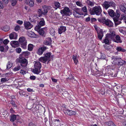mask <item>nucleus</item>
<instances>
[{
	"instance_id": "obj_49",
	"label": "nucleus",
	"mask_w": 126,
	"mask_h": 126,
	"mask_svg": "<svg viewBox=\"0 0 126 126\" xmlns=\"http://www.w3.org/2000/svg\"><path fill=\"white\" fill-rule=\"evenodd\" d=\"M76 4L77 6L80 7H82L83 6V5L80 1H78L76 2Z\"/></svg>"
},
{
	"instance_id": "obj_17",
	"label": "nucleus",
	"mask_w": 126,
	"mask_h": 126,
	"mask_svg": "<svg viewBox=\"0 0 126 126\" xmlns=\"http://www.w3.org/2000/svg\"><path fill=\"white\" fill-rule=\"evenodd\" d=\"M115 38V39L114 38L113 40L114 42L117 43H121L122 42V40H121L120 37L118 35H116Z\"/></svg>"
},
{
	"instance_id": "obj_27",
	"label": "nucleus",
	"mask_w": 126,
	"mask_h": 126,
	"mask_svg": "<svg viewBox=\"0 0 126 126\" xmlns=\"http://www.w3.org/2000/svg\"><path fill=\"white\" fill-rule=\"evenodd\" d=\"M40 68H35L33 70V72L34 73L38 74L40 72Z\"/></svg>"
},
{
	"instance_id": "obj_4",
	"label": "nucleus",
	"mask_w": 126,
	"mask_h": 126,
	"mask_svg": "<svg viewBox=\"0 0 126 126\" xmlns=\"http://www.w3.org/2000/svg\"><path fill=\"white\" fill-rule=\"evenodd\" d=\"M98 20V21L102 22L109 27H112L113 26V24L112 21L108 19L106 20L105 17L99 18Z\"/></svg>"
},
{
	"instance_id": "obj_58",
	"label": "nucleus",
	"mask_w": 126,
	"mask_h": 126,
	"mask_svg": "<svg viewBox=\"0 0 126 126\" xmlns=\"http://www.w3.org/2000/svg\"><path fill=\"white\" fill-rule=\"evenodd\" d=\"M20 71V73L23 75H24L26 74V71H24L23 70H21Z\"/></svg>"
},
{
	"instance_id": "obj_32",
	"label": "nucleus",
	"mask_w": 126,
	"mask_h": 126,
	"mask_svg": "<svg viewBox=\"0 0 126 126\" xmlns=\"http://www.w3.org/2000/svg\"><path fill=\"white\" fill-rule=\"evenodd\" d=\"M45 21L43 18L41 19V20L39 23L38 25L41 27L45 25Z\"/></svg>"
},
{
	"instance_id": "obj_19",
	"label": "nucleus",
	"mask_w": 126,
	"mask_h": 126,
	"mask_svg": "<svg viewBox=\"0 0 126 126\" xmlns=\"http://www.w3.org/2000/svg\"><path fill=\"white\" fill-rule=\"evenodd\" d=\"M110 1H105L103 5L104 8L106 9H107L109 7H110Z\"/></svg>"
},
{
	"instance_id": "obj_25",
	"label": "nucleus",
	"mask_w": 126,
	"mask_h": 126,
	"mask_svg": "<svg viewBox=\"0 0 126 126\" xmlns=\"http://www.w3.org/2000/svg\"><path fill=\"white\" fill-rule=\"evenodd\" d=\"M119 7L120 10L125 14H126V8L122 5H120Z\"/></svg>"
},
{
	"instance_id": "obj_11",
	"label": "nucleus",
	"mask_w": 126,
	"mask_h": 126,
	"mask_svg": "<svg viewBox=\"0 0 126 126\" xmlns=\"http://www.w3.org/2000/svg\"><path fill=\"white\" fill-rule=\"evenodd\" d=\"M106 35L110 38V39L113 40L115 38L116 36L115 32L112 31H110V33H107Z\"/></svg>"
},
{
	"instance_id": "obj_5",
	"label": "nucleus",
	"mask_w": 126,
	"mask_h": 126,
	"mask_svg": "<svg viewBox=\"0 0 126 126\" xmlns=\"http://www.w3.org/2000/svg\"><path fill=\"white\" fill-rule=\"evenodd\" d=\"M109 14L112 17L115 16L117 18H118L120 16V12L118 10H117L115 14L114 11L111 9H109L108 11Z\"/></svg>"
},
{
	"instance_id": "obj_50",
	"label": "nucleus",
	"mask_w": 126,
	"mask_h": 126,
	"mask_svg": "<svg viewBox=\"0 0 126 126\" xmlns=\"http://www.w3.org/2000/svg\"><path fill=\"white\" fill-rule=\"evenodd\" d=\"M104 47L106 49L109 50L110 49V46L109 45H104Z\"/></svg>"
},
{
	"instance_id": "obj_46",
	"label": "nucleus",
	"mask_w": 126,
	"mask_h": 126,
	"mask_svg": "<svg viewBox=\"0 0 126 126\" xmlns=\"http://www.w3.org/2000/svg\"><path fill=\"white\" fill-rule=\"evenodd\" d=\"M114 21L115 22V24L118 25L121 23V21L120 20H119L117 19H114Z\"/></svg>"
},
{
	"instance_id": "obj_26",
	"label": "nucleus",
	"mask_w": 126,
	"mask_h": 126,
	"mask_svg": "<svg viewBox=\"0 0 126 126\" xmlns=\"http://www.w3.org/2000/svg\"><path fill=\"white\" fill-rule=\"evenodd\" d=\"M86 3L88 6L91 7L93 6L95 4L94 2L89 0H87L86 1Z\"/></svg>"
},
{
	"instance_id": "obj_54",
	"label": "nucleus",
	"mask_w": 126,
	"mask_h": 126,
	"mask_svg": "<svg viewBox=\"0 0 126 126\" xmlns=\"http://www.w3.org/2000/svg\"><path fill=\"white\" fill-rule=\"evenodd\" d=\"M12 43L15 45H19L18 42L17 41H12Z\"/></svg>"
},
{
	"instance_id": "obj_31",
	"label": "nucleus",
	"mask_w": 126,
	"mask_h": 126,
	"mask_svg": "<svg viewBox=\"0 0 126 126\" xmlns=\"http://www.w3.org/2000/svg\"><path fill=\"white\" fill-rule=\"evenodd\" d=\"M105 124L106 125L110 126H115L113 123L111 121L106 122L105 123Z\"/></svg>"
},
{
	"instance_id": "obj_6",
	"label": "nucleus",
	"mask_w": 126,
	"mask_h": 126,
	"mask_svg": "<svg viewBox=\"0 0 126 126\" xmlns=\"http://www.w3.org/2000/svg\"><path fill=\"white\" fill-rule=\"evenodd\" d=\"M20 117L18 115L12 114L10 116V120L11 122H13L15 120H16L17 122L22 123V122L20 121L19 119Z\"/></svg>"
},
{
	"instance_id": "obj_21",
	"label": "nucleus",
	"mask_w": 126,
	"mask_h": 126,
	"mask_svg": "<svg viewBox=\"0 0 126 126\" xmlns=\"http://www.w3.org/2000/svg\"><path fill=\"white\" fill-rule=\"evenodd\" d=\"M34 66L35 68H41V64L39 62L36 61L35 62Z\"/></svg>"
},
{
	"instance_id": "obj_23",
	"label": "nucleus",
	"mask_w": 126,
	"mask_h": 126,
	"mask_svg": "<svg viewBox=\"0 0 126 126\" xmlns=\"http://www.w3.org/2000/svg\"><path fill=\"white\" fill-rule=\"evenodd\" d=\"M26 2L31 7H32L34 4L33 0H28V1H26Z\"/></svg>"
},
{
	"instance_id": "obj_14",
	"label": "nucleus",
	"mask_w": 126,
	"mask_h": 126,
	"mask_svg": "<svg viewBox=\"0 0 126 126\" xmlns=\"http://www.w3.org/2000/svg\"><path fill=\"white\" fill-rule=\"evenodd\" d=\"M9 37L11 39H16L17 37V35L15 32H13L10 34Z\"/></svg>"
},
{
	"instance_id": "obj_15",
	"label": "nucleus",
	"mask_w": 126,
	"mask_h": 126,
	"mask_svg": "<svg viewBox=\"0 0 126 126\" xmlns=\"http://www.w3.org/2000/svg\"><path fill=\"white\" fill-rule=\"evenodd\" d=\"M66 30V29L65 27L62 26L58 29V33L61 34L63 32H65Z\"/></svg>"
},
{
	"instance_id": "obj_57",
	"label": "nucleus",
	"mask_w": 126,
	"mask_h": 126,
	"mask_svg": "<svg viewBox=\"0 0 126 126\" xmlns=\"http://www.w3.org/2000/svg\"><path fill=\"white\" fill-rule=\"evenodd\" d=\"M126 14H122V19L125 20L126 19Z\"/></svg>"
},
{
	"instance_id": "obj_44",
	"label": "nucleus",
	"mask_w": 126,
	"mask_h": 126,
	"mask_svg": "<svg viewBox=\"0 0 126 126\" xmlns=\"http://www.w3.org/2000/svg\"><path fill=\"white\" fill-rule=\"evenodd\" d=\"M30 54V53L28 51H25L23 52L22 55L23 56H28Z\"/></svg>"
},
{
	"instance_id": "obj_56",
	"label": "nucleus",
	"mask_w": 126,
	"mask_h": 126,
	"mask_svg": "<svg viewBox=\"0 0 126 126\" xmlns=\"http://www.w3.org/2000/svg\"><path fill=\"white\" fill-rule=\"evenodd\" d=\"M9 42V41L7 39H5L3 41V43L4 44H7Z\"/></svg>"
},
{
	"instance_id": "obj_35",
	"label": "nucleus",
	"mask_w": 126,
	"mask_h": 126,
	"mask_svg": "<svg viewBox=\"0 0 126 126\" xmlns=\"http://www.w3.org/2000/svg\"><path fill=\"white\" fill-rule=\"evenodd\" d=\"M73 15L76 18H79L80 17H81V15H82L78 14V13H76V12H73Z\"/></svg>"
},
{
	"instance_id": "obj_33",
	"label": "nucleus",
	"mask_w": 126,
	"mask_h": 126,
	"mask_svg": "<svg viewBox=\"0 0 126 126\" xmlns=\"http://www.w3.org/2000/svg\"><path fill=\"white\" fill-rule=\"evenodd\" d=\"M19 41L21 43H24L25 41H27L25 37L23 36H22L20 37L19 39Z\"/></svg>"
},
{
	"instance_id": "obj_55",
	"label": "nucleus",
	"mask_w": 126,
	"mask_h": 126,
	"mask_svg": "<svg viewBox=\"0 0 126 126\" xmlns=\"http://www.w3.org/2000/svg\"><path fill=\"white\" fill-rule=\"evenodd\" d=\"M74 79V77H73L72 75H70L69 77L67 78V80L68 81V79Z\"/></svg>"
},
{
	"instance_id": "obj_34",
	"label": "nucleus",
	"mask_w": 126,
	"mask_h": 126,
	"mask_svg": "<svg viewBox=\"0 0 126 126\" xmlns=\"http://www.w3.org/2000/svg\"><path fill=\"white\" fill-rule=\"evenodd\" d=\"M27 41H25L24 42L20 43L21 47L23 49H25L27 48Z\"/></svg>"
},
{
	"instance_id": "obj_52",
	"label": "nucleus",
	"mask_w": 126,
	"mask_h": 126,
	"mask_svg": "<svg viewBox=\"0 0 126 126\" xmlns=\"http://www.w3.org/2000/svg\"><path fill=\"white\" fill-rule=\"evenodd\" d=\"M17 1L16 0H12V5L13 6H15L16 3Z\"/></svg>"
},
{
	"instance_id": "obj_1",
	"label": "nucleus",
	"mask_w": 126,
	"mask_h": 126,
	"mask_svg": "<svg viewBox=\"0 0 126 126\" xmlns=\"http://www.w3.org/2000/svg\"><path fill=\"white\" fill-rule=\"evenodd\" d=\"M50 6L44 5L42 6V8L39 9L38 11L39 16H40L43 15L46 16L47 15L48 11L51 9Z\"/></svg>"
},
{
	"instance_id": "obj_38",
	"label": "nucleus",
	"mask_w": 126,
	"mask_h": 126,
	"mask_svg": "<svg viewBox=\"0 0 126 126\" xmlns=\"http://www.w3.org/2000/svg\"><path fill=\"white\" fill-rule=\"evenodd\" d=\"M2 30L5 32L8 31L10 29V28L9 26H5L2 28Z\"/></svg>"
},
{
	"instance_id": "obj_37",
	"label": "nucleus",
	"mask_w": 126,
	"mask_h": 126,
	"mask_svg": "<svg viewBox=\"0 0 126 126\" xmlns=\"http://www.w3.org/2000/svg\"><path fill=\"white\" fill-rule=\"evenodd\" d=\"M116 49L118 51H121L122 52H125L126 50L124 49H122L121 47H116Z\"/></svg>"
},
{
	"instance_id": "obj_36",
	"label": "nucleus",
	"mask_w": 126,
	"mask_h": 126,
	"mask_svg": "<svg viewBox=\"0 0 126 126\" xmlns=\"http://www.w3.org/2000/svg\"><path fill=\"white\" fill-rule=\"evenodd\" d=\"M13 64L10 62H9L7 64V69H9L12 66Z\"/></svg>"
},
{
	"instance_id": "obj_29",
	"label": "nucleus",
	"mask_w": 126,
	"mask_h": 126,
	"mask_svg": "<svg viewBox=\"0 0 126 126\" xmlns=\"http://www.w3.org/2000/svg\"><path fill=\"white\" fill-rule=\"evenodd\" d=\"M39 60L43 63H45L47 61V60L44 56L41 57L39 59Z\"/></svg>"
},
{
	"instance_id": "obj_61",
	"label": "nucleus",
	"mask_w": 126,
	"mask_h": 126,
	"mask_svg": "<svg viewBox=\"0 0 126 126\" xmlns=\"http://www.w3.org/2000/svg\"><path fill=\"white\" fill-rule=\"evenodd\" d=\"M110 6H115V3L113 1L110 2Z\"/></svg>"
},
{
	"instance_id": "obj_48",
	"label": "nucleus",
	"mask_w": 126,
	"mask_h": 126,
	"mask_svg": "<svg viewBox=\"0 0 126 126\" xmlns=\"http://www.w3.org/2000/svg\"><path fill=\"white\" fill-rule=\"evenodd\" d=\"M38 32L40 34L43 35L44 33V31L42 29L39 30Z\"/></svg>"
},
{
	"instance_id": "obj_18",
	"label": "nucleus",
	"mask_w": 126,
	"mask_h": 126,
	"mask_svg": "<svg viewBox=\"0 0 126 126\" xmlns=\"http://www.w3.org/2000/svg\"><path fill=\"white\" fill-rule=\"evenodd\" d=\"M50 16L52 18H56L59 17V15L56 12H53L51 13Z\"/></svg>"
},
{
	"instance_id": "obj_47",
	"label": "nucleus",
	"mask_w": 126,
	"mask_h": 126,
	"mask_svg": "<svg viewBox=\"0 0 126 126\" xmlns=\"http://www.w3.org/2000/svg\"><path fill=\"white\" fill-rule=\"evenodd\" d=\"M82 10L83 12H85V14L87 13V8L86 6H84L82 8Z\"/></svg>"
},
{
	"instance_id": "obj_22",
	"label": "nucleus",
	"mask_w": 126,
	"mask_h": 126,
	"mask_svg": "<svg viewBox=\"0 0 126 126\" xmlns=\"http://www.w3.org/2000/svg\"><path fill=\"white\" fill-rule=\"evenodd\" d=\"M27 34L29 36L31 37H35L36 36V34L31 31H27Z\"/></svg>"
},
{
	"instance_id": "obj_10",
	"label": "nucleus",
	"mask_w": 126,
	"mask_h": 126,
	"mask_svg": "<svg viewBox=\"0 0 126 126\" xmlns=\"http://www.w3.org/2000/svg\"><path fill=\"white\" fill-rule=\"evenodd\" d=\"M63 111L65 114H67L69 115H74L76 113V112L75 111L69 110L66 109V108H64Z\"/></svg>"
},
{
	"instance_id": "obj_45",
	"label": "nucleus",
	"mask_w": 126,
	"mask_h": 126,
	"mask_svg": "<svg viewBox=\"0 0 126 126\" xmlns=\"http://www.w3.org/2000/svg\"><path fill=\"white\" fill-rule=\"evenodd\" d=\"M20 69V66H18L15 67L13 70L14 71H16L19 70Z\"/></svg>"
},
{
	"instance_id": "obj_13",
	"label": "nucleus",
	"mask_w": 126,
	"mask_h": 126,
	"mask_svg": "<svg viewBox=\"0 0 126 126\" xmlns=\"http://www.w3.org/2000/svg\"><path fill=\"white\" fill-rule=\"evenodd\" d=\"M47 48L45 47H43L40 48L38 49L37 53L39 55H41L42 54L43 52L47 49Z\"/></svg>"
},
{
	"instance_id": "obj_3",
	"label": "nucleus",
	"mask_w": 126,
	"mask_h": 126,
	"mask_svg": "<svg viewBox=\"0 0 126 126\" xmlns=\"http://www.w3.org/2000/svg\"><path fill=\"white\" fill-rule=\"evenodd\" d=\"M111 62L113 64L117 65H121L123 64L125 61L121 60L117 57L113 56L111 57Z\"/></svg>"
},
{
	"instance_id": "obj_59",
	"label": "nucleus",
	"mask_w": 126,
	"mask_h": 126,
	"mask_svg": "<svg viewBox=\"0 0 126 126\" xmlns=\"http://www.w3.org/2000/svg\"><path fill=\"white\" fill-rule=\"evenodd\" d=\"M106 58V56L104 54H101V59H105Z\"/></svg>"
},
{
	"instance_id": "obj_16",
	"label": "nucleus",
	"mask_w": 126,
	"mask_h": 126,
	"mask_svg": "<svg viewBox=\"0 0 126 126\" xmlns=\"http://www.w3.org/2000/svg\"><path fill=\"white\" fill-rule=\"evenodd\" d=\"M52 42L51 39L50 38H48L46 39L44 42V44L46 45H50Z\"/></svg>"
},
{
	"instance_id": "obj_30",
	"label": "nucleus",
	"mask_w": 126,
	"mask_h": 126,
	"mask_svg": "<svg viewBox=\"0 0 126 126\" xmlns=\"http://www.w3.org/2000/svg\"><path fill=\"white\" fill-rule=\"evenodd\" d=\"M73 12L82 14V15H83V14L82 12V10L81 9L77 8Z\"/></svg>"
},
{
	"instance_id": "obj_28",
	"label": "nucleus",
	"mask_w": 126,
	"mask_h": 126,
	"mask_svg": "<svg viewBox=\"0 0 126 126\" xmlns=\"http://www.w3.org/2000/svg\"><path fill=\"white\" fill-rule=\"evenodd\" d=\"M50 33L52 36H54L55 34V29L53 28H50Z\"/></svg>"
},
{
	"instance_id": "obj_42",
	"label": "nucleus",
	"mask_w": 126,
	"mask_h": 126,
	"mask_svg": "<svg viewBox=\"0 0 126 126\" xmlns=\"http://www.w3.org/2000/svg\"><path fill=\"white\" fill-rule=\"evenodd\" d=\"M33 46L32 45L30 44L28 46V50L30 51H31L33 49Z\"/></svg>"
},
{
	"instance_id": "obj_12",
	"label": "nucleus",
	"mask_w": 126,
	"mask_h": 126,
	"mask_svg": "<svg viewBox=\"0 0 126 126\" xmlns=\"http://www.w3.org/2000/svg\"><path fill=\"white\" fill-rule=\"evenodd\" d=\"M24 24L25 28L26 29H30L32 27V25L29 22L25 21Z\"/></svg>"
},
{
	"instance_id": "obj_24",
	"label": "nucleus",
	"mask_w": 126,
	"mask_h": 126,
	"mask_svg": "<svg viewBox=\"0 0 126 126\" xmlns=\"http://www.w3.org/2000/svg\"><path fill=\"white\" fill-rule=\"evenodd\" d=\"M55 121V124L56 126H62L63 125V124L60 123V121L59 119H56Z\"/></svg>"
},
{
	"instance_id": "obj_62",
	"label": "nucleus",
	"mask_w": 126,
	"mask_h": 126,
	"mask_svg": "<svg viewBox=\"0 0 126 126\" xmlns=\"http://www.w3.org/2000/svg\"><path fill=\"white\" fill-rule=\"evenodd\" d=\"M3 3L5 4H7L9 2V0H2Z\"/></svg>"
},
{
	"instance_id": "obj_39",
	"label": "nucleus",
	"mask_w": 126,
	"mask_h": 126,
	"mask_svg": "<svg viewBox=\"0 0 126 126\" xmlns=\"http://www.w3.org/2000/svg\"><path fill=\"white\" fill-rule=\"evenodd\" d=\"M72 59L74 61L75 63L76 64H77L78 62V59H77L76 57L73 55V56Z\"/></svg>"
},
{
	"instance_id": "obj_53",
	"label": "nucleus",
	"mask_w": 126,
	"mask_h": 126,
	"mask_svg": "<svg viewBox=\"0 0 126 126\" xmlns=\"http://www.w3.org/2000/svg\"><path fill=\"white\" fill-rule=\"evenodd\" d=\"M16 51L17 53H19L21 51V49L20 48H18L16 49Z\"/></svg>"
},
{
	"instance_id": "obj_20",
	"label": "nucleus",
	"mask_w": 126,
	"mask_h": 126,
	"mask_svg": "<svg viewBox=\"0 0 126 126\" xmlns=\"http://www.w3.org/2000/svg\"><path fill=\"white\" fill-rule=\"evenodd\" d=\"M111 40V39H110V38L106 35V38L104 40V41L106 44L109 45L110 43V42Z\"/></svg>"
},
{
	"instance_id": "obj_9",
	"label": "nucleus",
	"mask_w": 126,
	"mask_h": 126,
	"mask_svg": "<svg viewBox=\"0 0 126 126\" xmlns=\"http://www.w3.org/2000/svg\"><path fill=\"white\" fill-rule=\"evenodd\" d=\"M19 62L21 63V66L24 67H26L28 63L27 60L24 58H20Z\"/></svg>"
},
{
	"instance_id": "obj_43",
	"label": "nucleus",
	"mask_w": 126,
	"mask_h": 126,
	"mask_svg": "<svg viewBox=\"0 0 126 126\" xmlns=\"http://www.w3.org/2000/svg\"><path fill=\"white\" fill-rule=\"evenodd\" d=\"M9 80L8 78L5 77V78H2L1 79V82L2 83L8 81Z\"/></svg>"
},
{
	"instance_id": "obj_63",
	"label": "nucleus",
	"mask_w": 126,
	"mask_h": 126,
	"mask_svg": "<svg viewBox=\"0 0 126 126\" xmlns=\"http://www.w3.org/2000/svg\"><path fill=\"white\" fill-rule=\"evenodd\" d=\"M20 29V27L18 26H16L15 28V29L16 31H17L18 30Z\"/></svg>"
},
{
	"instance_id": "obj_40",
	"label": "nucleus",
	"mask_w": 126,
	"mask_h": 126,
	"mask_svg": "<svg viewBox=\"0 0 126 126\" xmlns=\"http://www.w3.org/2000/svg\"><path fill=\"white\" fill-rule=\"evenodd\" d=\"M50 52H48L45 54V57L48 60L50 56Z\"/></svg>"
},
{
	"instance_id": "obj_7",
	"label": "nucleus",
	"mask_w": 126,
	"mask_h": 126,
	"mask_svg": "<svg viewBox=\"0 0 126 126\" xmlns=\"http://www.w3.org/2000/svg\"><path fill=\"white\" fill-rule=\"evenodd\" d=\"M95 28L97 31L98 37L100 40H101L104 35L103 30L99 28Z\"/></svg>"
},
{
	"instance_id": "obj_41",
	"label": "nucleus",
	"mask_w": 126,
	"mask_h": 126,
	"mask_svg": "<svg viewBox=\"0 0 126 126\" xmlns=\"http://www.w3.org/2000/svg\"><path fill=\"white\" fill-rule=\"evenodd\" d=\"M54 5L55 6V8L56 9L59 8L60 7V4L58 2H56L54 3Z\"/></svg>"
},
{
	"instance_id": "obj_8",
	"label": "nucleus",
	"mask_w": 126,
	"mask_h": 126,
	"mask_svg": "<svg viewBox=\"0 0 126 126\" xmlns=\"http://www.w3.org/2000/svg\"><path fill=\"white\" fill-rule=\"evenodd\" d=\"M60 12L61 14L65 16H69V13H71L70 9L68 7H64L63 9L61 10Z\"/></svg>"
},
{
	"instance_id": "obj_2",
	"label": "nucleus",
	"mask_w": 126,
	"mask_h": 126,
	"mask_svg": "<svg viewBox=\"0 0 126 126\" xmlns=\"http://www.w3.org/2000/svg\"><path fill=\"white\" fill-rule=\"evenodd\" d=\"M89 11L91 15H99L101 13L102 10L101 7L98 6L93 7L92 9H90Z\"/></svg>"
},
{
	"instance_id": "obj_60",
	"label": "nucleus",
	"mask_w": 126,
	"mask_h": 126,
	"mask_svg": "<svg viewBox=\"0 0 126 126\" xmlns=\"http://www.w3.org/2000/svg\"><path fill=\"white\" fill-rule=\"evenodd\" d=\"M10 103L14 106V107H17V106L14 102L13 101H11Z\"/></svg>"
},
{
	"instance_id": "obj_64",
	"label": "nucleus",
	"mask_w": 126,
	"mask_h": 126,
	"mask_svg": "<svg viewBox=\"0 0 126 126\" xmlns=\"http://www.w3.org/2000/svg\"><path fill=\"white\" fill-rule=\"evenodd\" d=\"M16 22L20 25H21L23 23V21H22L19 20L17 21Z\"/></svg>"
},
{
	"instance_id": "obj_51",
	"label": "nucleus",
	"mask_w": 126,
	"mask_h": 126,
	"mask_svg": "<svg viewBox=\"0 0 126 126\" xmlns=\"http://www.w3.org/2000/svg\"><path fill=\"white\" fill-rule=\"evenodd\" d=\"M40 27L38 25L37 26H36L35 28L34 29L35 30L38 32L39 29L40 28Z\"/></svg>"
}]
</instances>
